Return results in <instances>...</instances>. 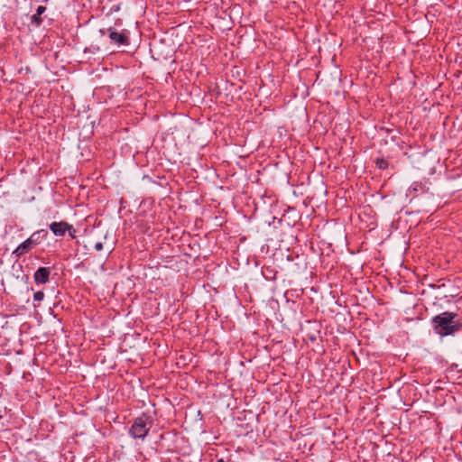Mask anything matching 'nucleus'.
Returning <instances> with one entry per match:
<instances>
[{
	"mask_svg": "<svg viewBox=\"0 0 462 462\" xmlns=\"http://www.w3.org/2000/svg\"><path fill=\"white\" fill-rule=\"evenodd\" d=\"M456 314L453 312H443L433 318V328L437 334L448 336L458 329L459 323L455 319Z\"/></svg>",
	"mask_w": 462,
	"mask_h": 462,
	"instance_id": "nucleus-1",
	"label": "nucleus"
},
{
	"mask_svg": "<svg viewBox=\"0 0 462 462\" xmlns=\"http://www.w3.org/2000/svg\"><path fill=\"white\" fill-rule=\"evenodd\" d=\"M152 424V420L151 416L143 414L134 420L130 429V435L134 439H144Z\"/></svg>",
	"mask_w": 462,
	"mask_h": 462,
	"instance_id": "nucleus-2",
	"label": "nucleus"
},
{
	"mask_svg": "<svg viewBox=\"0 0 462 462\" xmlns=\"http://www.w3.org/2000/svg\"><path fill=\"white\" fill-rule=\"evenodd\" d=\"M110 40L119 45L128 44V36L125 32H118L113 28L107 29Z\"/></svg>",
	"mask_w": 462,
	"mask_h": 462,
	"instance_id": "nucleus-3",
	"label": "nucleus"
},
{
	"mask_svg": "<svg viewBox=\"0 0 462 462\" xmlns=\"http://www.w3.org/2000/svg\"><path fill=\"white\" fill-rule=\"evenodd\" d=\"M50 229L55 236H63L66 231H70L72 226L66 222H53L51 224Z\"/></svg>",
	"mask_w": 462,
	"mask_h": 462,
	"instance_id": "nucleus-4",
	"label": "nucleus"
},
{
	"mask_svg": "<svg viewBox=\"0 0 462 462\" xmlns=\"http://www.w3.org/2000/svg\"><path fill=\"white\" fill-rule=\"evenodd\" d=\"M429 191V188L420 182H414L409 189V195L411 196V199L417 197L418 193L423 194Z\"/></svg>",
	"mask_w": 462,
	"mask_h": 462,
	"instance_id": "nucleus-5",
	"label": "nucleus"
},
{
	"mask_svg": "<svg viewBox=\"0 0 462 462\" xmlns=\"http://www.w3.org/2000/svg\"><path fill=\"white\" fill-rule=\"evenodd\" d=\"M50 271L47 268L41 267L34 273V280L38 283H45L49 280Z\"/></svg>",
	"mask_w": 462,
	"mask_h": 462,
	"instance_id": "nucleus-6",
	"label": "nucleus"
},
{
	"mask_svg": "<svg viewBox=\"0 0 462 462\" xmlns=\"http://www.w3.org/2000/svg\"><path fill=\"white\" fill-rule=\"evenodd\" d=\"M34 245L30 242V240L26 239L21 245L17 246V248L14 251V254L19 257L26 253H28Z\"/></svg>",
	"mask_w": 462,
	"mask_h": 462,
	"instance_id": "nucleus-7",
	"label": "nucleus"
},
{
	"mask_svg": "<svg viewBox=\"0 0 462 462\" xmlns=\"http://www.w3.org/2000/svg\"><path fill=\"white\" fill-rule=\"evenodd\" d=\"M46 232L44 230H39L31 235V236L28 238L30 242L35 246L38 245L42 238H43L46 236Z\"/></svg>",
	"mask_w": 462,
	"mask_h": 462,
	"instance_id": "nucleus-8",
	"label": "nucleus"
},
{
	"mask_svg": "<svg viewBox=\"0 0 462 462\" xmlns=\"http://www.w3.org/2000/svg\"><path fill=\"white\" fill-rule=\"evenodd\" d=\"M46 11V7L43 5L38 6L36 10V14L32 16V23L35 25L39 26L42 20L41 18V15Z\"/></svg>",
	"mask_w": 462,
	"mask_h": 462,
	"instance_id": "nucleus-9",
	"label": "nucleus"
},
{
	"mask_svg": "<svg viewBox=\"0 0 462 462\" xmlns=\"http://www.w3.org/2000/svg\"><path fill=\"white\" fill-rule=\"evenodd\" d=\"M375 164L379 169H386L388 167V162L383 158H377L375 160Z\"/></svg>",
	"mask_w": 462,
	"mask_h": 462,
	"instance_id": "nucleus-10",
	"label": "nucleus"
},
{
	"mask_svg": "<svg viewBox=\"0 0 462 462\" xmlns=\"http://www.w3.org/2000/svg\"><path fill=\"white\" fill-rule=\"evenodd\" d=\"M44 298V293L42 291H37L33 294V300L36 301H42Z\"/></svg>",
	"mask_w": 462,
	"mask_h": 462,
	"instance_id": "nucleus-11",
	"label": "nucleus"
},
{
	"mask_svg": "<svg viewBox=\"0 0 462 462\" xmlns=\"http://www.w3.org/2000/svg\"><path fill=\"white\" fill-rule=\"evenodd\" d=\"M94 247L97 252H99L103 249V244L101 242H97Z\"/></svg>",
	"mask_w": 462,
	"mask_h": 462,
	"instance_id": "nucleus-12",
	"label": "nucleus"
},
{
	"mask_svg": "<svg viewBox=\"0 0 462 462\" xmlns=\"http://www.w3.org/2000/svg\"><path fill=\"white\" fill-rule=\"evenodd\" d=\"M99 32H100L102 34H105V30H104V29H101Z\"/></svg>",
	"mask_w": 462,
	"mask_h": 462,
	"instance_id": "nucleus-13",
	"label": "nucleus"
},
{
	"mask_svg": "<svg viewBox=\"0 0 462 462\" xmlns=\"http://www.w3.org/2000/svg\"><path fill=\"white\" fill-rule=\"evenodd\" d=\"M218 462H223L222 460H219Z\"/></svg>",
	"mask_w": 462,
	"mask_h": 462,
	"instance_id": "nucleus-14",
	"label": "nucleus"
}]
</instances>
